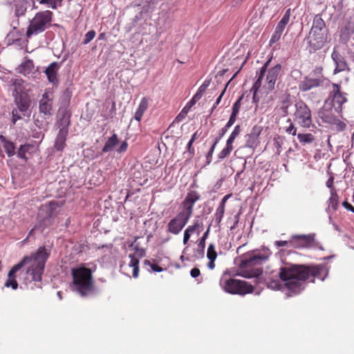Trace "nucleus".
<instances>
[{"instance_id": "nucleus-48", "label": "nucleus", "mask_w": 354, "mask_h": 354, "mask_svg": "<svg viewBox=\"0 0 354 354\" xmlns=\"http://www.w3.org/2000/svg\"><path fill=\"white\" fill-rule=\"evenodd\" d=\"M144 263H145V265H148L151 268V269L153 272H160L163 270V269L162 268H160V266H158L157 264H156L154 263H151L149 260H145Z\"/></svg>"}, {"instance_id": "nucleus-38", "label": "nucleus", "mask_w": 354, "mask_h": 354, "mask_svg": "<svg viewBox=\"0 0 354 354\" xmlns=\"http://www.w3.org/2000/svg\"><path fill=\"white\" fill-rule=\"evenodd\" d=\"M322 67H316L308 75L313 77L315 78L322 79V82L324 84L329 83V80L326 78L322 74Z\"/></svg>"}, {"instance_id": "nucleus-43", "label": "nucleus", "mask_w": 354, "mask_h": 354, "mask_svg": "<svg viewBox=\"0 0 354 354\" xmlns=\"http://www.w3.org/2000/svg\"><path fill=\"white\" fill-rule=\"evenodd\" d=\"M290 13H291L290 9L289 8L286 11L283 17L281 18V19L279 21V22L277 24L283 28H286V25L288 24V23L290 21Z\"/></svg>"}, {"instance_id": "nucleus-14", "label": "nucleus", "mask_w": 354, "mask_h": 354, "mask_svg": "<svg viewBox=\"0 0 354 354\" xmlns=\"http://www.w3.org/2000/svg\"><path fill=\"white\" fill-rule=\"evenodd\" d=\"M314 234L308 235H294L292 236L289 243L295 248H310L311 246L318 247L323 250L322 246H318L317 243H314Z\"/></svg>"}, {"instance_id": "nucleus-33", "label": "nucleus", "mask_w": 354, "mask_h": 354, "mask_svg": "<svg viewBox=\"0 0 354 354\" xmlns=\"http://www.w3.org/2000/svg\"><path fill=\"white\" fill-rule=\"evenodd\" d=\"M297 139L303 146H305L313 143L315 140V137L310 133H298Z\"/></svg>"}, {"instance_id": "nucleus-22", "label": "nucleus", "mask_w": 354, "mask_h": 354, "mask_svg": "<svg viewBox=\"0 0 354 354\" xmlns=\"http://www.w3.org/2000/svg\"><path fill=\"white\" fill-rule=\"evenodd\" d=\"M331 57L336 65L335 69L334 71L335 73L344 71L348 68L347 64L344 57L338 52L334 50L332 53Z\"/></svg>"}, {"instance_id": "nucleus-28", "label": "nucleus", "mask_w": 354, "mask_h": 354, "mask_svg": "<svg viewBox=\"0 0 354 354\" xmlns=\"http://www.w3.org/2000/svg\"><path fill=\"white\" fill-rule=\"evenodd\" d=\"M119 140L117 134L113 133L106 141L104 147L102 149V153H108L114 150L115 147L118 145Z\"/></svg>"}, {"instance_id": "nucleus-34", "label": "nucleus", "mask_w": 354, "mask_h": 354, "mask_svg": "<svg viewBox=\"0 0 354 354\" xmlns=\"http://www.w3.org/2000/svg\"><path fill=\"white\" fill-rule=\"evenodd\" d=\"M203 228V223L200 222L198 219L194 220V224L187 227V228L185 230V232L191 235L195 232H197L198 234H200Z\"/></svg>"}, {"instance_id": "nucleus-49", "label": "nucleus", "mask_w": 354, "mask_h": 354, "mask_svg": "<svg viewBox=\"0 0 354 354\" xmlns=\"http://www.w3.org/2000/svg\"><path fill=\"white\" fill-rule=\"evenodd\" d=\"M287 122H290V125L286 128V132L292 136H295L297 134V129L295 128L294 124L292 122L290 118L287 120Z\"/></svg>"}, {"instance_id": "nucleus-24", "label": "nucleus", "mask_w": 354, "mask_h": 354, "mask_svg": "<svg viewBox=\"0 0 354 354\" xmlns=\"http://www.w3.org/2000/svg\"><path fill=\"white\" fill-rule=\"evenodd\" d=\"M0 141L8 157L11 158L16 154L15 145L12 141L8 140L3 135H0Z\"/></svg>"}, {"instance_id": "nucleus-20", "label": "nucleus", "mask_w": 354, "mask_h": 354, "mask_svg": "<svg viewBox=\"0 0 354 354\" xmlns=\"http://www.w3.org/2000/svg\"><path fill=\"white\" fill-rule=\"evenodd\" d=\"M60 68V64L56 62H52L46 68L45 73L47 76L48 80L54 84L58 83L57 73Z\"/></svg>"}, {"instance_id": "nucleus-25", "label": "nucleus", "mask_w": 354, "mask_h": 354, "mask_svg": "<svg viewBox=\"0 0 354 354\" xmlns=\"http://www.w3.org/2000/svg\"><path fill=\"white\" fill-rule=\"evenodd\" d=\"M25 82L22 79H15L12 80V86H13L12 96L16 97L22 95H28L25 91Z\"/></svg>"}, {"instance_id": "nucleus-51", "label": "nucleus", "mask_w": 354, "mask_h": 354, "mask_svg": "<svg viewBox=\"0 0 354 354\" xmlns=\"http://www.w3.org/2000/svg\"><path fill=\"white\" fill-rule=\"evenodd\" d=\"M128 149V143L126 140H124L121 142L120 146L116 149V151L118 153L122 154L124 153Z\"/></svg>"}, {"instance_id": "nucleus-4", "label": "nucleus", "mask_w": 354, "mask_h": 354, "mask_svg": "<svg viewBox=\"0 0 354 354\" xmlns=\"http://www.w3.org/2000/svg\"><path fill=\"white\" fill-rule=\"evenodd\" d=\"M328 37V30L320 15H316L313 21L308 36L306 37L310 53L324 47Z\"/></svg>"}, {"instance_id": "nucleus-29", "label": "nucleus", "mask_w": 354, "mask_h": 354, "mask_svg": "<svg viewBox=\"0 0 354 354\" xmlns=\"http://www.w3.org/2000/svg\"><path fill=\"white\" fill-rule=\"evenodd\" d=\"M291 104L292 103L289 95L282 97L280 104L279 105V109L283 117H286L288 115V109Z\"/></svg>"}, {"instance_id": "nucleus-1", "label": "nucleus", "mask_w": 354, "mask_h": 354, "mask_svg": "<svg viewBox=\"0 0 354 354\" xmlns=\"http://www.w3.org/2000/svg\"><path fill=\"white\" fill-rule=\"evenodd\" d=\"M329 268L326 265L319 264L306 266L304 265L283 263L279 268L280 279L268 278L267 287L274 290L288 291V296L299 294L305 288V281L313 277L324 281L328 274Z\"/></svg>"}, {"instance_id": "nucleus-8", "label": "nucleus", "mask_w": 354, "mask_h": 354, "mask_svg": "<svg viewBox=\"0 0 354 354\" xmlns=\"http://www.w3.org/2000/svg\"><path fill=\"white\" fill-rule=\"evenodd\" d=\"M14 97V107L11 112V126L21 120L24 117H30L31 111V100L29 95H18Z\"/></svg>"}, {"instance_id": "nucleus-36", "label": "nucleus", "mask_w": 354, "mask_h": 354, "mask_svg": "<svg viewBox=\"0 0 354 354\" xmlns=\"http://www.w3.org/2000/svg\"><path fill=\"white\" fill-rule=\"evenodd\" d=\"M129 257L130 258L129 266L133 268V277L136 278L138 277L139 272V260L134 254H129Z\"/></svg>"}, {"instance_id": "nucleus-63", "label": "nucleus", "mask_w": 354, "mask_h": 354, "mask_svg": "<svg viewBox=\"0 0 354 354\" xmlns=\"http://www.w3.org/2000/svg\"><path fill=\"white\" fill-rule=\"evenodd\" d=\"M333 177H330L328 180L326 181V185L328 188H330V190L332 189H335V188L333 187Z\"/></svg>"}, {"instance_id": "nucleus-55", "label": "nucleus", "mask_w": 354, "mask_h": 354, "mask_svg": "<svg viewBox=\"0 0 354 354\" xmlns=\"http://www.w3.org/2000/svg\"><path fill=\"white\" fill-rule=\"evenodd\" d=\"M211 81H212L211 79H208V78L205 79V81L203 82V83L201 85V86L198 88V90L204 93L205 91V90L207 89V88L209 86Z\"/></svg>"}, {"instance_id": "nucleus-17", "label": "nucleus", "mask_w": 354, "mask_h": 354, "mask_svg": "<svg viewBox=\"0 0 354 354\" xmlns=\"http://www.w3.org/2000/svg\"><path fill=\"white\" fill-rule=\"evenodd\" d=\"M200 195L196 191L189 192L183 202V209L181 212L192 216L194 203L198 201Z\"/></svg>"}, {"instance_id": "nucleus-16", "label": "nucleus", "mask_w": 354, "mask_h": 354, "mask_svg": "<svg viewBox=\"0 0 354 354\" xmlns=\"http://www.w3.org/2000/svg\"><path fill=\"white\" fill-rule=\"evenodd\" d=\"M281 70V64H277L268 71L265 84V87L268 91H270L274 88L275 83L277 80Z\"/></svg>"}, {"instance_id": "nucleus-7", "label": "nucleus", "mask_w": 354, "mask_h": 354, "mask_svg": "<svg viewBox=\"0 0 354 354\" xmlns=\"http://www.w3.org/2000/svg\"><path fill=\"white\" fill-rule=\"evenodd\" d=\"M53 16V12L48 10L36 13L27 28L26 37L30 38L44 32L50 27Z\"/></svg>"}, {"instance_id": "nucleus-31", "label": "nucleus", "mask_w": 354, "mask_h": 354, "mask_svg": "<svg viewBox=\"0 0 354 354\" xmlns=\"http://www.w3.org/2000/svg\"><path fill=\"white\" fill-rule=\"evenodd\" d=\"M34 68L33 62L30 59H27L22 62L18 67V72L24 75H29Z\"/></svg>"}, {"instance_id": "nucleus-27", "label": "nucleus", "mask_w": 354, "mask_h": 354, "mask_svg": "<svg viewBox=\"0 0 354 354\" xmlns=\"http://www.w3.org/2000/svg\"><path fill=\"white\" fill-rule=\"evenodd\" d=\"M354 32V23L347 22L341 30L340 39L342 42L346 43Z\"/></svg>"}, {"instance_id": "nucleus-50", "label": "nucleus", "mask_w": 354, "mask_h": 354, "mask_svg": "<svg viewBox=\"0 0 354 354\" xmlns=\"http://www.w3.org/2000/svg\"><path fill=\"white\" fill-rule=\"evenodd\" d=\"M203 95V92L198 90L197 92L194 95L192 98L190 100V105H194L199 100L201 99Z\"/></svg>"}, {"instance_id": "nucleus-44", "label": "nucleus", "mask_w": 354, "mask_h": 354, "mask_svg": "<svg viewBox=\"0 0 354 354\" xmlns=\"http://www.w3.org/2000/svg\"><path fill=\"white\" fill-rule=\"evenodd\" d=\"M240 132H241L240 125L235 126V127L234 128V130L232 131L230 137L227 140V142L229 143L233 144L235 138L238 136V135L240 133Z\"/></svg>"}, {"instance_id": "nucleus-61", "label": "nucleus", "mask_w": 354, "mask_h": 354, "mask_svg": "<svg viewBox=\"0 0 354 354\" xmlns=\"http://www.w3.org/2000/svg\"><path fill=\"white\" fill-rule=\"evenodd\" d=\"M230 197V194H227L225 195L221 200V203H219L218 205V207H221V208H223V209H225V203L227 201V199Z\"/></svg>"}, {"instance_id": "nucleus-18", "label": "nucleus", "mask_w": 354, "mask_h": 354, "mask_svg": "<svg viewBox=\"0 0 354 354\" xmlns=\"http://www.w3.org/2000/svg\"><path fill=\"white\" fill-rule=\"evenodd\" d=\"M71 113L69 111L65 109H60L57 115V124L59 128V131H64L66 133H68V127L71 124Z\"/></svg>"}, {"instance_id": "nucleus-13", "label": "nucleus", "mask_w": 354, "mask_h": 354, "mask_svg": "<svg viewBox=\"0 0 354 354\" xmlns=\"http://www.w3.org/2000/svg\"><path fill=\"white\" fill-rule=\"evenodd\" d=\"M190 216L180 212L174 218H173L167 224V232L177 235L189 221Z\"/></svg>"}, {"instance_id": "nucleus-9", "label": "nucleus", "mask_w": 354, "mask_h": 354, "mask_svg": "<svg viewBox=\"0 0 354 354\" xmlns=\"http://www.w3.org/2000/svg\"><path fill=\"white\" fill-rule=\"evenodd\" d=\"M347 101V93L342 91L341 86L338 84L332 83V88L324 104L333 107L337 115H341L342 106Z\"/></svg>"}, {"instance_id": "nucleus-23", "label": "nucleus", "mask_w": 354, "mask_h": 354, "mask_svg": "<svg viewBox=\"0 0 354 354\" xmlns=\"http://www.w3.org/2000/svg\"><path fill=\"white\" fill-rule=\"evenodd\" d=\"M68 133L59 131L55 140L53 149L56 151H62L66 146V141Z\"/></svg>"}, {"instance_id": "nucleus-57", "label": "nucleus", "mask_w": 354, "mask_h": 354, "mask_svg": "<svg viewBox=\"0 0 354 354\" xmlns=\"http://www.w3.org/2000/svg\"><path fill=\"white\" fill-rule=\"evenodd\" d=\"M25 12H26V8L24 6H19L16 7L15 15L17 17L24 15L25 14Z\"/></svg>"}, {"instance_id": "nucleus-12", "label": "nucleus", "mask_w": 354, "mask_h": 354, "mask_svg": "<svg viewBox=\"0 0 354 354\" xmlns=\"http://www.w3.org/2000/svg\"><path fill=\"white\" fill-rule=\"evenodd\" d=\"M51 203L49 207H45L40 209L38 214V223L28 233V236L30 237L35 230H39L41 232L50 226L53 223V212L50 207Z\"/></svg>"}, {"instance_id": "nucleus-42", "label": "nucleus", "mask_w": 354, "mask_h": 354, "mask_svg": "<svg viewBox=\"0 0 354 354\" xmlns=\"http://www.w3.org/2000/svg\"><path fill=\"white\" fill-rule=\"evenodd\" d=\"M207 257L209 260L215 261L217 257V252L215 250V245L213 243H210L208 245L207 251Z\"/></svg>"}, {"instance_id": "nucleus-26", "label": "nucleus", "mask_w": 354, "mask_h": 354, "mask_svg": "<svg viewBox=\"0 0 354 354\" xmlns=\"http://www.w3.org/2000/svg\"><path fill=\"white\" fill-rule=\"evenodd\" d=\"M210 230V226H209L207 230L204 232L202 237L198 241L197 249L196 250V255L198 258L203 257L205 248V241L207 239Z\"/></svg>"}, {"instance_id": "nucleus-30", "label": "nucleus", "mask_w": 354, "mask_h": 354, "mask_svg": "<svg viewBox=\"0 0 354 354\" xmlns=\"http://www.w3.org/2000/svg\"><path fill=\"white\" fill-rule=\"evenodd\" d=\"M148 107V100L146 97H142L138 107L135 113L134 118L137 121H140L144 113Z\"/></svg>"}, {"instance_id": "nucleus-60", "label": "nucleus", "mask_w": 354, "mask_h": 354, "mask_svg": "<svg viewBox=\"0 0 354 354\" xmlns=\"http://www.w3.org/2000/svg\"><path fill=\"white\" fill-rule=\"evenodd\" d=\"M230 197V194H227L225 195L221 200V203H219L218 205V207H221V208H223V209H225V203L227 201V199Z\"/></svg>"}, {"instance_id": "nucleus-37", "label": "nucleus", "mask_w": 354, "mask_h": 354, "mask_svg": "<svg viewBox=\"0 0 354 354\" xmlns=\"http://www.w3.org/2000/svg\"><path fill=\"white\" fill-rule=\"evenodd\" d=\"M63 0H40L39 3L46 6L53 10H56L62 5Z\"/></svg>"}, {"instance_id": "nucleus-59", "label": "nucleus", "mask_w": 354, "mask_h": 354, "mask_svg": "<svg viewBox=\"0 0 354 354\" xmlns=\"http://www.w3.org/2000/svg\"><path fill=\"white\" fill-rule=\"evenodd\" d=\"M201 274V271L198 268H192L190 271V275L193 278H196Z\"/></svg>"}, {"instance_id": "nucleus-62", "label": "nucleus", "mask_w": 354, "mask_h": 354, "mask_svg": "<svg viewBox=\"0 0 354 354\" xmlns=\"http://www.w3.org/2000/svg\"><path fill=\"white\" fill-rule=\"evenodd\" d=\"M342 206L346 209L348 211H351L352 212L354 213V207L352 206L349 203H348L347 201H344L342 203Z\"/></svg>"}, {"instance_id": "nucleus-5", "label": "nucleus", "mask_w": 354, "mask_h": 354, "mask_svg": "<svg viewBox=\"0 0 354 354\" xmlns=\"http://www.w3.org/2000/svg\"><path fill=\"white\" fill-rule=\"evenodd\" d=\"M73 285L71 288L82 297L86 296L93 289L92 271L80 266L71 270Z\"/></svg>"}, {"instance_id": "nucleus-46", "label": "nucleus", "mask_w": 354, "mask_h": 354, "mask_svg": "<svg viewBox=\"0 0 354 354\" xmlns=\"http://www.w3.org/2000/svg\"><path fill=\"white\" fill-rule=\"evenodd\" d=\"M258 139L253 137L250 134H248V139L246 140V146L250 148H254L257 145Z\"/></svg>"}, {"instance_id": "nucleus-41", "label": "nucleus", "mask_w": 354, "mask_h": 354, "mask_svg": "<svg viewBox=\"0 0 354 354\" xmlns=\"http://www.w3.org/2000/svg\"><path fill=\"white\" fill-rule=\"evenodd\" d=\"M243 96H241L233 104L232 106V111L230 117L236 120V116L239 112L241 107V102L243 99Z\"/></svg>"}, {"instance_id": "nucleus-15", "label": "nucleus", "mask_w": 354, "mask_h": 354, "mask_svg": "<svg viewBox=\"0 0 354 354\" xmlns=\"http://www.w3.org/2000/svg\"><path fill=\"white\" fill-rule=\"evenodd\" d=\"M271 62V59H269L263 65V66L257 71V80H255L252 88L251 91L253 92V97L252 100L253 102L255 103H257L259 102V99L257 97V93L258 92L259 89L261 88L262 85V81L264 78L265 74L267 71V68L268 66L270 65V63Z\"/></svg>"}, {"instance_id": "nucleus-2", "label": "nucleus", "mask_w": 354, "mask_h": 354, "mask_svg": "<svg viewBox=\"0 0 354 354\" xmlns=\"http://www.w3.org/2000/svg\"><path fill=\"white\" fill-rule=\"evenodd\" d=\"M50 254V250L44 246L38 248L36 252L31 253L30 256H24L23 259L15 265L8 274V279L5 286L16 290L18 283L16 280V273L23 267L27 266L26 274L30 280L40 282L44 271L46 263Z\"/></svg>"}, {"instance_id": "nucleus-40", "label": "nucleus", "mask_w": 354, "mask_h": 354, "mask_svg": "<svg viewBox=\"0 0 354 354\" xmlns=\"http://www.w3.org/2000/svg\"><path fill=\"white\" fill-rule=\"evenodd\" d=\"M225 209L217 207L214 215V220L216 225H219L224 216Z\"/></svg>"}, {"instance_id": "nucleus-3", "label": "nucleus", "mask_w": 354, "mask_h": 354, "mask_svg": "<svg viewBox=\"0 0 354 354\" xmlns=\"http://www.w3.org/2000/svg\"><path fill=\"white\" fill-rule=\"evenodd\" d=\"M271 251L266 248H263L259 251H254L247 253L241 257L240 263V276L244 278H254L258 281L262 275L263 270L259 266L266 262L271 255Z\"/></svg>"}, {"instance_id": "nucleus-45", "label": "nucleus", "mask_w": 354, "mask_h": 354, "mask_svg": "<svg viewBox=\"0 0 354 354\" xmlns=\"http://www.w3.org/2000/svg\"><path fill=\"white\" fill-rule=\"evenodd\" d=\"M96 32L95 30H91L87 32L84 35V39L82 44L84 45L88 44L95 37Z\"/></svg>"}, {"instance_id": "nucleus-47", "label": "nucleus", "mask_w": 354, "mask_h": 354, "mask_svg": "<svg viewBox=\"0 0 354 354\" xmlns=\"http://www.w3.org/2000/svg\"><path fill=\"white\" fill-rule=\"evenodd\" d=\"M235 121H236V119H234L232 117H230V119H229L228 122H227V124H225V126L224 127H223L220 131L221 136H223L226 133V132L227 131L229 128L231 127L234 124Z\"/></svg>"}, {"instance_id": "nucleus-64", "label": "nucleus", "mask_w": 354, "mask_h": 354, "mask_svg": "<svg viewBox=\"0 0 354 354\" xmlns=\"http://www.w3.org/2000/svg\"><path fill=\"white\" fill-rule=\"evenodd\" d=\"M193 142L189 141L187 145V151L190 153V155L192 156L194 154V149L192 147Z\"/></svg>"}, {"instance_id": "nucleus-32", "label": "nucleus", "mask_w": 354, "mask_h": 354, "mask_svg": "<svg viewBox=\"0 0 354 354\" xmlns=\"http://www.w3.org/2000/svg\"><path fill=\"white\" fill-rule=\"evenodd\" d=\"M32 147V145L28 143H26L24 145H21L16 151L17 156L24 160L25 162L28 160V157L26 156V153L29 152L30 149Z\"/></svg>"}, {"instance_id": "nucleus-10", "label": "nucleus", "mask_w": 354, "mask_h": 354, "mask_svg": "<svg viewBox=\"0 0 354 354\" xmlns=\"http://www.w3.org/2000/svg\"><path fill=\"white\" fill-rule=\"evenodd\" d=\"M336 114L337 113L334 111L333 107L325 104L320 109L318 113L319 117L324 122L334 126L335 129L338 131H344L346 125L339 118V117H342V115H337Z\"/></svg>"}, {"instance_id": "nucleus-39", "label": "nucleus", "mask_w": 354, "mask_h": 354, "mask_svg": "<svg viewBox=\"0 0 354 354\" xmlns=\"http://www.w3.org/2000/svg\"><path fill=\"white\" fill-rule=\"evenodd\" d=\"M233 150L232 144L226 142L225 147L223 149V150L218 154V158L219 160H221L226 157H227L232 151Z\"/></svg>"}, {"instance_id": "nucleus-11", "label": "nucleus", "mask_w": 354, "mask_h": 354, "mask_svg": "<svg viewBox=\"0 0 354 354\" xmlns=\"http://www.w3.org/2000/svg\"><path fill=\"white\" fill-rule=\"evenodd\" d=\"M295 111L294 120L301 127L310 128L312 126L311 111L303 101L297 102L295 104Z\"/></svg>"}, {"instance_id": "nucleus-52", "label": "nucleus", "mask_w": 354, "mask_h": 354, "mask_svg": "<svg viewBox=\"0 0 354 354\" xmlns=\"http://www.w3.org/2000/svg\"><path fill=\"white\" fill-rule=\"evenodd\" d=\"M281 36V35H280V34L276 32L275 31H274V32L272 35L271 38H270V39L269 41L270 46H272V44H274L276 42H277L280 39Z\"/></svg>"}, {"instance_id": "nucleus-58", "label": "nucleus", "mask_w": 354, "mask_h": 354, "mask_svg": "<svg viewBox=\"0 0 354 354\" xmlns=\"http://www.w3.org/2000/svg\"><path fill=\"white\" fill-rule=\"evenodd\" d=\"M214 149H215L214 146H212L209 151H208V153L206 155V160H207V164H209L212 161V154L214 151Z\"/></svg>"}, {"instance_id": "nucleus-56", "label": "nucleus", "mask_w": 354, "mask_h": 354, "mask_svg": "<svg viewBox=\"0 0 354 354\" xmlns=\"http://www.w3.org/2000/svg\"><path fill=\"white\" fill-rule=\"evenodd\" d=\"M274 145L276 149L275 153L277 155H279L282 151V149H281L282 143L279 140L274 139Z\"/></svg>"}, {"instance_id": "nucleus-6", "label": "nucleus", "mask_w": 354, "mask_h": 354, "mask_svg": "<svg viewBox=\"0 0 354 354\" xmlns=\"http://www.w3.org/2000/svg\"><path fill=\"white\" fill-rule=\"evenodd\" d=\"M220 285L222 288L228 293L232 295H245L251 293L254 287L249 283L231 277V274L226 270L220 279Z\"/></svg>"}, {"instance_id": "nucleus-35", "label": "nucleus", "mask_w": 354, "mask_h": 354, "mask_svg": "<svg viewBox=\"0 0 354 354\" xmlns=\"http://www.w3.org/2000/svg\"><path fill=\"white\" fill-rule=\"evenodd\" d=\"M338 198L339 197L335 189L330 190V196L328 199V207L326 210L330 207H331L334 211L337 210L339 205Z\"/></svg>"}, {"instance_id": "nucleus-54", "label": "nucleus", "mask_w": 354, "mask_h": 354, "mask_svg": "<svg viewBox=\"0 0 354 354\" xmlns=\"http://www.w3.org/2000/svg\"><path fill=\"white\" fill-rule=\"evenodd\" d=\"M261 131V129L260 127L254 126L249 134L258 139Z\"/></svg>"}, {"instance_id": "nucleus-19", "label": "nucleus", "mask_w": 354, "mask_h": 354, "mask_svg": "<svg viewBox=\"0 0 354 354\" xmlns=\"http://www.w3.org/2000/svg\"><path fill=\"white\" fill-rule=\"evenodd\" d=\"M322 79L315 78L310 75L306 76L299 84V89L302 92L308 91L312 88L324 85Z\"/></svg>"}, {"instance_id": "nucleus-53", "label": "nucleus", "mask_w": 354, "mask_h": 354, "mask_svg": "<svg viewBox=\"0 0 354 354\" xmlns=\"http://www.w3.org/2000/svg\"><path fill=\"white\" fill-rule=\"evenodd\" d=\"M229 83H230V81L226 84V85H225V86L224 89L223 90L222 93H221V95H220L218 97V98L216 99V102H215V103H214V104L213 105V107H212V111H213V110H214V109H215V108L218 105V104L220 103V102H221V99H222V97H223V95H224V93H225V92L226 88H227V85L229 84Z\"/></svg>"}, {"instance_id": "nucleus-21", "label": "nucleus", "mask_w": 354, "mask_h": 354, "mask_svg": "<svg viewBox=\"0 0 354 354\" xmlns=\"http://www.w3.org/2000/svg\"><path fill=\"white\" fill-rule=\"evenodd\" d=\"M39 109L40 113L44 115H52V100L49 97L47 93H44L42 95L41 99L39 102Z\"/></svg>"}]
</instances>
